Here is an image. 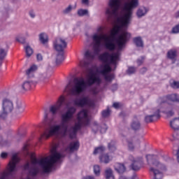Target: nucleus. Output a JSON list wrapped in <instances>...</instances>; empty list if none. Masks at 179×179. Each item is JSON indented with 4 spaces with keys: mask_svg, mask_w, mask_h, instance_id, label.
Listing matches in <instances>:
<instances>
[{
    "mask_svg": "<svg viewBox=\"0 0 179 179\" xmlns=\"http://www.w3.org/2000/svg\"><path fill=\"white\" fill-rule=\"evenodd\" d=\"M20 161L19 157L17 155H13L8 164V172L2 175L0 179H8L9 177H13V175L17 171V166Z\"/></svg>",
    "mask_w": 179,
    "mask_h": 179,
    "instance_id": "423d86ee",
    "label": "nucleus"
},
{
    "mask_svg": "<svg viewBox=\"0 0 179 179\" xmlns=\"http://www.w3.org/2000/svg\"><path fill=\"white\" fill-rule=\"evenodd\" d=\"M108 148L110 152H115L117 150V147H115V141H112L108 144Z\"/></svg>",
    "mask_w": 179,
    "mask_h": 179,
    "instance_id": "7c9ffc66",
    "label": "nucleus"
},
{
    "mask_svg": "<svg viewBox=\"0 0 179 179\" xmlns=\"http://www.w3.org/2000/svg\"><path fill=\"white\" fill-rule=\"evenodd\" d=\"M64 102L65 96H64V95H62L57 101L58 105H53L50 106V112L52 114V115H55L58 113V110L61 108V107H62V104H64Z\"/></svg>",
    "mask_w": 179,
    "mask_h": 179,
    "instance_id": "9b49d317",
    "label": "nucleus"
},
{
    "mask_svg": "<svg viewBox=\"0 0 179 179\" xmlns=\"http://www.w3.org/2000/svg\"><path fill=\"white\" fill-rule=\"evenodd\" d=\"M1 65H2V63H0V66H1Z\"/></svg>",
    "mask_w": 179,
    "mask_h": 179,
    "instance_id": "4d7b16f0",
    "label": "nucleus"
},
{
    "mask_svg": "<svg viewBox=\"0 0 179 179\" xmlns=\"http://www.w3.org/2000/svg\"><path fill=\"white\" fill-rule=\"evenodd\" d=\"M170 126L174 131H178L179 129V117H176L170 122Z\"/></svg>",
    "mask_w": 179,
    "mask_h": 179,
    "instance_id": "412c9836",
    "label": "nucleus"
},
{
    "mask_svg": "<svg viewBox=\"0 0 179 179\" xmlns=\"http://www.w3.org/2000/svg\"><path fill=\"white\" fill-rule=\"evenodd\" d=\"M13 101L9 99H3L1 103V111L0 118L5 120L8 114L13 111Z\"/></svg>",
    "mask_w": 179,
    "mask_h": 179,
    "instance_id": "0eeeda50",
    "label": "nucleus"
},
{
    "mask_svg": "<svg viewBox=\"0 0 179 179\" xmlns=\"http://www.w3.org/2000/svg\"><path fill=\"white\" fill-rule=\"evenodd\" d=\"M106 150V148L104 147H99L97 148H95L94 151V155H97V153H103Z\"/></svg>",
    "mask_w": 179,
    "mask_h": 179,
    "instance_id": "72a5a7b5",
    "label": "nucleus"
},
{
    "mask_svg": "<svg viewBox=\"0 0 179 179\" xmlns=\"http://www.w3.org/2000/svg\"><path fill=\"white\" fill-rule=\"evenodd\" d=\"M79 146V141H73L70 143L69 146L66 147L65 152H66V153H72L76 150H78Z\"/></svg>",
    "mask_w": 179,
    "mask_h": 179,
    "instance_id": "dca6fc26",
    "label": "nucleus"
},
{
    "mask_svg": "<svg viewBox=\"0 0 179 179\" xmlns=\"http://www.w3.org/2000/svg\"><path fill=\"white\" fill-rule=\"evenodd\" d=\"M24 108H25L24 105H23L22 102H17L16 106L14 110V115L15 117H19L22 115V114L24 113Z\"/></svg>",
    "mask_w": 179,
    "mask_h": 179,
    "instance_id": "f3484780",
    "label": "nucleus"
},
{
    "mask_svg": "<svg viewBox=\"0 0 179 179\" xmlns=\"http://www.w3.org/2000/svg\"><path fill=\"white\" fill-rule=\"evenodd\" d=\"M89 0H81V3L83 5H86L87 6H89Z\"/></svg>",
    "mask_w": 179,
    "mask_h": 179,
    "instance_id": "de8ad7c7",
    "label": "nucleus"
},
{
    "mask_svg": "<svg viewBox=\"0 0 179 179\" xmlns=\"http://www.w3.org/2000/svg\"><path fill=\"white\" fill-rule=\"evenodd\" d=\"M113 107H114V108H120V103L115 102L113 104Z\"/></svg>",
    "mask_w": 179,
    "mask_h": 179,
    "instance_id": "3c124183",
    "label": "nucleus"
},
{
    "mask_svg": "<svg viewBox=\"0 0 179 179\" xmlns=\"http://www.w3.org/2000/svg\"><path fill=\"white\" fill-rule=\"evenodd\" d=\"M24 50H25L27 57H31V55H33V52H34L33 48H31L30 45H27V46H25Z\"/></svg>",
    "mask_w": 179,
    "mask_h": 179,
    "instance_id": "c85d7f7f",
    "label": "nucleus"
},
{
    "mask_svg": "<svg viewBox=\"0 0 179 179\" xmlns=\"http://www.w3.org/2000/svg\"><path fill=\"white\" fill-rule=\"evenodd\" d=\"M140 144L141 141L138 138L133 137L131 139L127 140L128 149L131 152H134L135 150V146H139Z\"/></svg>",
    "mask_w": 179,
    "mask_h": 179,
    "instance_id": "ddd939ff",
    "label": "nucleus"
},
{
    "mask_svg": "<svg viewBox=\"0 0 179 179\" xmlns=\"http://www.w3.org/2000/svg\"><path fill=\"white\" fill-rule=\"evenodd\" d=\"M99 160L101 163H104L105 164H108V163H110L111 160H113V158L110 157L108 154H102L101 156H99Z\"/></svg>",
    "mask_w": 179,
    "mask_h": 179,
    "instance_id": "aec40b11",
    "label": "nucleus"
},
{
    "mask_svg": "<svg viewBox=\"0 0 179 179\" xmlns=\"http://www.w3.org/2000/svg\"><path fill=\"white\" fill-rule=\"evenodd\" d=\"M168 117H173L174 115V112L173 110H169L166 113Z\"/></svg>",
    "mask_w": 179,
    "mask_h": 179,
    "instance_id": "49530a36",
    "label": "nucleus"
},
{
    "mask_svg": "<svg viewBox=\"0 0 179 179\" xmlns=\"http://www.w3.org/2000/svg\"><path fill=\"white\" fill-rule=\"evenodd\" d=\"M36 58L38 61H43V55L40 53L37 54Z\"/></svg>",
    "mask_w": 179,
    "mask_h": 179,
    "instance_id": "a18cd8bd",
    "label": "nucleus"
},
{
    "mask_svg": "<svg viewBox=\"0 0 179 179\" xmlns=\"http://www.w3.org/2000/svg\"><path fill=\"white\" fill-rule=\"evenodd\" d=\"M72 12V5H69L68 7H66L64 10H63L62 13L63 15H68Z\"/></svg>",
    "mask_w": 179,
    "mask_h": 179,
    "instance_id": "2f4dec72",
    "label": "nucleus"
},
{
    "mask_svg": "<svg viewBox=\"0 0 179 179\" xmlns=\"http://www.w3.org/2000/svg\"><path fill=\"white\" fill-rule=\"evenodd\" d=\"M29 15L30 16V17H31V19H34V17H36V12L34 11V10H30L29 11Z\"/></svg>",
    "mask_w": 179,
    "mask_h": 179,
    "instance_id": "a19ab883",
    "label": "nucleus"
},
{
    "mask_svg": "<svg viewBox=\"0 0 179 179\" xmlns=\"http://www.w3.org/2000/svg\"><path fill=\"white\" fill-rule=\"evenodd\" d=\"M75 114H76V108L75 106L68 107L66 110L61 113L60 124L52 125V124H55V121L52 119L50 124H49L50 128L45 129L44 133L41 134V138H45V139H48L50 136H61V138L69 136L71 139L76 138L78 131L83 125L84 127L89 125L90 121L87 110H83L78 113L77 122L74 126H72L71 122L73 120Z\"/></svg>",
    "mask_w": 179,
    "mask_h": 179,
    "instance_id": "7ed1b4c3",
    "label": "nucleus"
},
{
    "mask_svg": "<svg viewBox=\"0 0 179 179\" xmlns=\"http://www.w3.org/2000/svg\"><path fill=\"white\" fill-rule=\"evenodd\" d=\"M38 69L37 65H31L27 70H26V76L27 79L21 85H19V89L21 92H27L31 87V83H33V78H34V73Z\"/></svg>",
    "mask_w": 179,
    "mask_h": 179,
    "instance_id": "39448f33",
    "label": "nucleus"
},
{
    "mask_svg": "<svg viewBox=\"0 0 179 179\" xmlns=\"http://www.w3.org/2000/svg\"><path fill=\"white\" fill-rule=\"evenodd\" d=\"M16 41L21 43V44H24V43H26V38H24V36H17Z\"/></svg>",
    "mask_w": 179,
    "mask_h": 179,
    "instance_id": "e433bc0d",
    "label": "nucleus"
},
{
    "mask_svg": "<svg viewBox=\"0 0 179 179\" xmlns=\"http://www.w3.org/2000/svg\"><path fill=\"white\" fill-rule=\"evenodd\" d=\"M159 118H160V109H156L153 111V114L145 115L144 121L146 124H149L159 120Z\"/></svg>",
    "mask_w": 179,
    "mask_h": 179,
    "instance_id": "f8f14e48",
    "label": "nucleus"
},
{
    "mask_svg": "<svg viewBox=\"0 0 179 179\" xmlns=\"http://www.w3.org/2000/svg\"><path fill=\"white\" fill-rule=\"evenodd\" d=\"M83 179H94V177H93V176H87V177L84 178Z\"/></svg>",
    "mask_w": 179,
    "mask_h": 179,
    "instance_id": "864d4df0",
    "label": "nucleus"
},
{
    "mask_svg": "<svg viewBox=\"0 0 179 179\" xmlns=\"http://www.w3.org/2000/svg\"><path fill=\"white\" fill-rule=\"evenodd\" d=\"M166 99L170 101L179 103V95L177 94H172L166 96Z\"/></svg>",
    "mask_w": 179,
    "mask_h": 179,
    "instance_id": "393cba45",
    "label": "nucleus"
},
{
    "mask_svg": "<svg viewBox=\"0 0 179 179\" xmlns=\"http://www.w3.org/2000/svg\"><path fill=\"white\" fill-rule=\"evenodd\" d=\"M77 14L80 17L88 16L89 15V10L87 9L80 8L78 10Z\"/></svg>",
    "mask_w": 179,
    "mask_h": 179,
    "instance_id": "cd10ccee",
    "label": "nucleus"
},
{
    "mask_svg": "<svg viewBox=\"0 0 179 179\" xmlns=\"http://www.w3.org/2000/svg\"><path fill=\"white\" fill-rule=\"evenodd\" d=\"M52 44L53 48L55 51H65V49L68 47L66 39L62 36L56 37L54 39Z\"/></svg>",
    "mask_w": 179,
    "mask_h": 179,
    "instance_id": "1a4fd4ad",
    "label": "nucleus"
},
{
    "mask_svg": "<svg viewBox=\"0 0 179 179\" xmlns=\"http://www.w3.org/2000/svg\"><path fill=\"white\" fill-rule=\"evenodd\" d=\"M108 128V127H107V125L103 124V125L101 127V129H100L101 134H105V132H106Z\"/></svg>",
    "mask_w": 179,
    "mask_h": 179,
    "instance_id": "ea45409f",
    "label": "nucleus"
},
{
    "mask_svg": "<svg viewBox=\"0 0 179 179\" xmlns=\"http://www.w3.org/2000/svg\"><path fill=\"white\" fill-rule=\"evenodd\" d=\"M99 59L106 64L101 66L100 69L96 66L87 69L85 71V80L83 77H80L69 80L64 92H69L71 96H79L86 90L87 85L92 86L94 84L100 85L101 83V78L99 74L102 75L106 82H112L115 76L108 74L112 71L110 65H115V69L117 68V64L120 61V52L110 54L105 52L99 56Z\"/></svg>",
    "mask_w": 179,
    "mask_h": 179,
    "instance_id": "f03ea898",
    "label": "nucleus"
},
{
    "mask_svg": "<svg viewBox=\"0 0 179 179\" xmlns=\"http://www.w3.org/2000/svg\"><path fill=\"white\" fill-rule=\"evenodd\" d=\"M118 89V85L117 84H113L111 87L112 92H115Z\"/></svg>",
    "mask_w": 179,
    "mask_h": 179,
    "instance_id": "37998d69",
    "label": "nucleus"
},
{
    "mask_svg": "<svg viewBox=\"0 0 179 179\" xmlns=\"http://www.w3.org/2000/svg\"><path fill=\"white\" fill-rule=\"evenodd\" d=\"M0 157H1V159H6V157H8V152H1Z\"/></svg>",
    "mask_w": 179,
    "mask_h": 179,
    "instance_id": "c03bdc74",
    "label": "nucleus"
},
{
    "mask_svg": "<svg viewBox=\"0 0 179 179\" xmlns=\"http://www.w3.org/2000/svg\"><path fill=\"white\" fill-rule=\"evenodd\" d=\"M24 150L27 151V145H24Z\"/></svg>",
    "mask_w": 179,
    "mask_h": 179,
    "instance_id": "6e6d98bb",
    "label": "nucleus"
},
{
    "mask_svg": "<svg viewBox=\"0 0 179 179\" xmlns=\"http://www.w3.org/2000/svg\"><path fill=\"white\" fill-rule=\"evenodd\" d=\"M146 159L148 163V164H150L152 163L153 166H151L150 168V171L151 173H153L154 178L155 179H162L163 178V173L160 171H159L157 169H159V170H162V171H166L167 170V168L164 166V164H162L157 161V156L152 155H146Z\"/></svg>",
    "mask_w": 179,
    "mask_h": 179,
    "instance_id": "20e7f679",
    "label": "nucleus"
},
{
    "mask_svg": "<svg viewBox=\"0 0 179 179\" xmlns=\"http://www.w3.org/2000/svg\"><path fill=\"white\" fill-rule=\"evenodd\" d=\"M110 113H111V110H110V109L108 108L102 112V117L103 118H107V117H110Z\"/></svg>",
    "mask_w": 179,
    "mask_h": 179,
    "instance_id": "473e14b6",
    "label": "nucleus"
},
{
    "mask_svg": "<svg viewBox=\"0 0 179 179\" xmlns=\"http://www.w3.org/2000/svg\"><path fill=\"white\" fill-rule=\"evenodd\" d=\"M171 86L173 89H179V81H173L171 83Z\"/></svg>",
    "mask_w": 179,
    "mask_h": 179,
    "instance_id": "58836bf2",
    "label": "nucleus"
},
{
    "mask_svg": "<svg viewBox=\"0 0 179 179\" xmlns=\"http://www.w3.org/2000/svg\"><path fill=\"white\" fill-rule=\"evenodd\" d=\"M94 173L95 176H100V166L99 165L94 166Z\"/></svg>",
    "mask_w": 179,
    "mask_h": 179,
    "instance_id": "c9c22d12",
    "label": "nucleus"
},
{
    "mask_svg": "<svg viewBox=\"0 0 179 179\" xmlns=\"http://www.w3.org/2000/svg\"><path fill=\"white\" fill-rule=\"evenodd\" d=\"M130 128L131 129H132V131H134L135 132H137V131H141L142 128V123H141V120L136 117H134L130 124Z\"/></svg>",
    "mask_w": 179,
    "mask_h": 179,
    "instance_id": "4468645a",
    "label": "nucleus"
},
{
    "mask_svg": "<svg viewBox=\"0 0 179 179\" xmlns=\"http://www.w3.org/2000/svg\"><path fill=\"white\" fill-rule=\"evenodd\" d=\"M99 128H100V127H99V123L97 122H94L93 125H92V131L94 134H96L98 131H99Z\"/></svg>",
    "mask_w": 179,
    "mask_h": 179,
    "instance_id": "f704fd0d",
    "label": "nucleus"
},
{
    "mask_svg": "<svg viewBox=\"0 0 179 179\" xmlns=\"http://www.w3.org/2000/svg\"><path fill=\"white\" fill-rule=\"evenodd\" d=\"M8 54V51L5 50L3 48H0V61H3L6 57Z\"/></svg>",
    "mask_w": 179,
    "mask_h": 179,
    "instance_id": "c756f323",
    "label": "nucleus"
},
{
    "mask_svg": "<svg viewBox=\"0 0 179 179\" xmlns=\"http://www.w3.org/2000/svg\"><path fill=\"white\" fill-rule=\"evenodd\" d=\"M157 103H158V104H163V103H164V101H163V98L162 97H159L157 99Z\"/></svg>",
    "mask_w": 179,
    "mask_h": 179,
    "instance_id": "09e8293b",
    "label": "nucleus"
},
{
    "mask_svg": "<svg viewBox=\"0 0 179 179\" xmlns=\"http://www.w3.org/2000/svg\"><path fill=\"white\" fill-rule=\"evenodd\" d=\"M50 76H51V74H50V71L48 69H45L39 73L38 79L41 82H47L48 79H50Z\"/></svg>",
    "mask_w": 179,
    "mask_h": 179,
    "instance_id": "2eb2a0df",
    "label": "nucleus"
},
{
    "mask_svg": "<svg viewBox=\"0 0 179 179\" xmlns=\"http://www.w3.org/2000/svg\"><path fill=\"white\" fill-rule=\"evenodd\" d=\"M139 6V0H131L124 3L123 15H121L120 8H121V0H109L108 6L106 10V15L110 22L114 24L113 29L110 35L103 33V28L99 27L96 31L99 34H94L92 38L94 43V52L87 50L85 57L87 59H94V57L100 52L101 41L103 47L108 51H114L117 48L121 51L127 42L131 38V34L125 30L132 19V12L135 8ZM115 41V43L114 42Z\"/></svg>",
    "mask_w": 179,
    "mask_h": 179,
    "instance_id": "f257e3e1",
    "label": "nucleus"
},
{
    "mask_svg": "<svg viewBox=\"0 0 179 179\" xmlns=\"http://www.w3.org/2000/svg\"><path fill=\"white\" fill-rule=\"evenodd\" d=\"M1 129V127L0 125V131ZM3 141V138H2V136L0 135V143H1V142Z\"/></svg>",
    "mask_w": 179,
    "mask_h": 179,
    "instance_id": "5fc2aeb1",
    "label": "nucleus"
},
{
    "mask_svg": "<svg viewBox=\"0 0 179 179\" xmlns=\"http://www.w3.org/2000/svg\"><path fill=\"white\" fill-rule=\"evenodd\" d=\"M175 17H176V19H178V17H179V11H178L175 13Z\"/></svg>",
    "mask_w": 179,
    "mask_h": 179,
    "instance_id": "603ef678",
    "label": "nucleus"
},
{
    "mask_svg": "<svg viewBox=\"0 0 179 179\" xmlns=\"http://www.w3.org/2000/svg\"><path fill=\"white\" fill-rule=\"evenodd\" d=\"M136 71V68H135L134 66H131V67H129V69L127 70V73H128V75H132Z\"/></svg>",
    "mask_w": 179,
    "mask_h": 179,
    "instance_id": "4c0bfd02",
    "label": "nucleus"
},
{
    "mask_svg": "<svg viewBox=\"0 0 179 179\" xmlns=\"http://www.w3.org/2000/svg\"><path fill=\"white\" fill-rule=\"evenodd\" d=\"M129 159L132 162L131 165V170L134 171H138L141 170L142 167V164H143V161L142 160V157L138 158L135 159L132 155L129 156Z\"/></svg>",
    "mask_w": 179,
    "mask_h": 179,
    "instance_id": "9d476101",
    "label": "nucleus"
},
{
    "mask_svg": "<svg viewBox=\"0 0 179 179\" xmlns=\"http://www.w3.org/2000/svg\"><path fill=\"white\" fill-rule=\"evenodd\" d=\"M134 43L136 47H143V41L141 36H138L134 38Z\"/></svg>",
    "mask_w": 179,
    "mask_h": 179,
    "instance_id": "a878e982",
    "label": "nucleus"
},
{
    "mask_svg": "<svg viewBox=\"0 0 179 179\" xmlns=\"http://www.w3.org/2000/svg\"><path fill=\"white\" fill-rule=\"evenodd\" d=\"M143 59H145L144 57H141V59H137V64L138 66H141V65L143 64Z\"/></svg>",
    "mask_w": 179,
    "mask_h": 179,
    "instance_id": "79ce46f5",
    "label": "nucleus"
},
{
    "mask_svg": "<svg viewBox=\"0 0 179 179\" xmlns=\"http://www.w3.org/2000/svg\"><path fill=\"white\" fill-rule=\"evenodd\" d=\"M148 8L146 7H141L138 9L136 12L137 17L141 18L143 17V16H145L148 13Z\"/></svg>",
    "mask_w": 179,
    "mask_h": 179,
    "instance_id": "4be33fe9",
    "label": "nucleus"
},
{
    "mask_svg": "<svg viewBox=\"0 0 179 179\" xmlns=\"http://www.w3.org/2000/svg\"><path fill=\"white\" fill-rule=\"evenodd\" d=\"M105 176L106 179H115L111 169H108L105 171Z\"/></svg>",
    "mask_w": 179,
    "mask_h": 179,
    "instance_id": "bb28decb",
    "label": "nucleus"
},
{
    "mask_svg": "<svg viewBox=\"0 0 179 179\" xmlns=\"http://www.w3.org/2000/svg\"><path fill=\"white\" fill-rule=\"evenodd\" d=\"M73 102V106H76V107H94V101L89 96L76 98Z\"/></svg>",
    "mask_w": 179,
    "mask_h": 179,
    "instance_id": "6e6552de",
    "label": "nucleus"
},
{
    "mask_svg": "<svg viewBox=\"0 0 179 179\" xmlns=\"http://www.w3.org/2000/svg\"><path fill=\"white\" fill-rule=\"evenodd\" d=\"M39 41L43 45L47 44V43H48V35L44 32L40 34Z\"/></svg>",
    "mask_w": 179,
    "mask_h": 179,
    "instance_id": "b1692460",
    "label": "nucleus"
},
{
    "mask_svg": "<svg viewBox=\"0 0 179 179\" xmlns=\"http://www.w3.org/2000/svg\"><path fill=\"white\" fill-rule=\"evenodd\" d=\"M166 55L169 59H176L177 57V50L171 49L169 50Z\"/></svg>",
    "mask_w": 179,
    "mask_h": 179,
    "instance_id": "5701e85b",
    "label": "nucleus"
},
{
    "mask_svg": "<svg viewBox=\"0 0 179 179\" xmlns=\"http://www.w3.org/2000/svg\"><path fill=\"white\" fill-rule=\"evenodd\" d=\"M148 71V69H146V67H143L140 70V73L143 74L145 73V72Z\"/></svg>",
    "mask_w": 179,
    "mask_h": 179,
    "instance_id": "8fccbe9b",
    "label": "nucleus"
},
{
    "mask_svg": "<svg viewBox=\"0 0 179 179\" xmlns=\"http://www.w3.org/2000/svg\"><path fill=\"white\" fill-rule=\"evenodd\" d=\"M64 52L65 51H57V54L55 57L56 65H61V64L64 62L65 59V57L64 56Z\"/></svg>",
    "mask_w": 179,
    "mask_h": 179,
    "instance_id": "a211bd4d",
    "label": "nucleus"
},
{
    "mask_svg": "<svg viewBox=\"0 0 179 179\" xmlns=\"http://www.w3.org/2000/svg\"><path fill=\"white\" fill-rule=\"evenodd\" d=\"M115 171L119 174H122L125 173L127 168H125V165L120 163H116L114 166Z\"/></svg>",
    "mask_w": 179,
    "mask_h": 179,
    "instance_id": "6ab92c4d",
    "label": "nucleus"
}]
</instances>
